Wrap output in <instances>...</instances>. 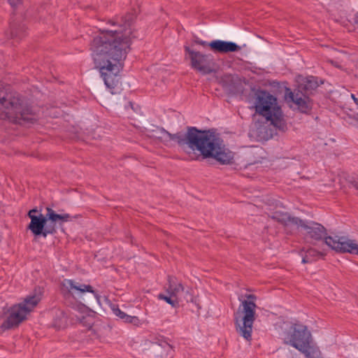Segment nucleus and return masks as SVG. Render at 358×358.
I'll use <instances>...</instances> for the list:
<instances>
[{
	"mask_svg": "<svg viewBox=\"0 0 358 358\" xmlns=\"http://www.w3.org/2000/svg\"><path fill=\"white\" fill-rule=\"evenodd\" d=\"M133 13L109 22L113 29H100L90 45L94 66L99 70L105 85L111 94H116L121 90L120 71L122 66L120 62L124 59L131 43V25L135 20Z\"/></svg>",
	"mask_w": 358,
	"mask_h": 358,
	"instance_id": "nucleus-1",
	"label": "nucleus"
},
{
	"mask_svg": "<svg viewBox=\"0 0 358 358\" xmlns=\"http://www.w3.org/2000/svg\"><path fill=\"white\" fill-rule=\"evenodd\" d=\"M187 138L189 146L199 151L203 158H213L221 164L234 163V153L213 133L192 127L189 129Z\"/></svg>",
	"mask_w": 358,
	"mask_h": 358,
	"instance_id": "nucleus-2",
	"label": "nucleus"
},
{
	"mask_svg": "<svg viewBox=\"0 0 358 358\" xmlns=\"http://www.w3.org/2000/svg\"><path fill=\"white\" fill-rule=\"evenodd\" d=\"M0 119L25 124L36 121L32 108L18 94L8 92V89L0 83Z\"/></svg>",
	"mask_w": 358,
	"mask_h": 358,
	"instance_id": "nucleus-3",
	"label": "nucleus"
},
{
	"mask_svg": "<svg viewBox=\"0 0 358 358\" xmlns=\"http://www.w3.org/2000/svg\"><path fill=\"white\" fill-rule=\"evenodd\" d=\"M256 113L265 118L275 127L284 129L285 124L277 98L265 90L256 92L254 100Z\"/></svg>",
	"mask_w": 358,
	"mask_h": 358,
	"instance_id": "nucleus-4",
	"label": "nucleus"
},
{
	"mask_svg": "<svg viewBox=\"0 0 358 358\" xmlns=\"http://www.w3.org/2000/svg\"><path fill=\"white\" fill-rule=\"evenodd\" d=\"M245 300H241V304L234 314V320L236 324V330L240 336L246 341L252 338L253 323L255 320L256 296L254 294L245 296Z\"/></svg>",
	"mask_w": 358,
	"mask_h": 358,
	"instance_id": "nucleus-5",
	"label": "nucleus"
},
{
	"mask_svg": "<svg viewBox=\"0 0 358 358\" xmlns=\"http://www.w3.org/2000/svg\"><path fill=\"white\" fill-rule=\"evenodd\" d=\"M41 298L36 295L27 296L22 303L13 306L6 320L1 325V329H10L19 325L27 317L33 308L40 301Z\"/></svg>",
	"mask_w": 358,
	"mask_h": 358,
	"instance_id": "nucleus-6",
	"label": "nucleus"
},
{
	"mask_svg": "<svg viewBox=\"0 0 358 358\" xmlns=\"http://www.w3.org/2000/svg\"><path fill=\"white\" fill-rule=\"evenodd\" d=\"M62 286L66 305L81 313L87 308L86 306L76 301L71 302L69 300L75 299V295L80 297L86 292L92 293L96 298H99L97 292L90 285L82 284L71 279H64L62 282Z\"/></svg>",
	"mask_w": 358,
	"mask_h": 358,
	"instance_id": "nucleus-7",
	"label": "nucleus"
},
{
	"mask_svg": "<svg viewBox=\"0 0 358 358\" xmlns=\"http://www.w3.org/2000/svg\"><path fill=\"white\" fill-rule=\"evenodd\" d=\"M282 336L285 343L298 350L313 339L310 331L302 324H292L288 329L283 331Z\"/></svg>",
	"mask_w": 358,
	"mask_h": 358,
	"instance_id": "nucleus-8",
	"label": "nucleus"
},
{
	"mask_svg": "<svg viewBox=\"0 0 358 358\" xmlns=\"http://www.w3.org/2000/svg\"><path fill=\"white\" fill-rule=\"evenodd\" d=\"M324 243L336 251L358 255V244L347 238L328 236L325 238Z\"/></svg>",
	"mask_w": 358,
	"mask_h": 358,
	"instance_id": "nucleus-9",
	"label": "nucleus"
},
{
	"mask_svg": "<svg viewBox=\"0 0 358 358\" xmlns=\"http://www.w3.org/2000/svg\"><path fill=\"white\" fill-rule=\"evenodd\" d=\"M188 57L191 60V64L193 69L204 74L210 72V69L207 64V55L198 51L190 50L188 47H185Z\"/></svg>",
	"mask_w": 358,
	"mask_h": 358,
	"instance_id": "nucleus-10",
	"label": "nucleus"
},
{
	"mask_svg": "<svg viewBox=\"0 0 358 358\" xmlns=\"http://www.w3.org/2000/svg\"><path fill=\"white\" fill-rule=\"evenodd\" d=\"M47 220L44 215L39 213L37 217L31 218L27 229H29L35 236H41L45 238L48 234H51L47 228Z\"/></svg>",
	"mask_w": 358,
	"mask_h": 358,
	"instance_id": "nucleus-11",
	"label": "nucleus"
},
{
	"mask_svg": "<svg viewBox=\"0 0 358 358\" xmlns=\"http://www.w3.org/2000/svg\"><path fill=\"white\" fill-rule=\"evenodd\" d=\"M46 211L47 213L44 216L48 223L47 228L49 229L47 232L50 231L51 234H55L57 232L56 223L57 221L68 222L71 217L68 213L57 214L50 207L46 208Z\"/></svg>",
	"mask_w": 358,
	"mask_h": 358,
	"instance_id": "nucleus-12",
	"label": "nucleus"
},
{
	"mask_svg": "<svg viewBox=\"0 0 358 358\" xmlns=\"http://www.w3.org/2000/svg\"><path fill=\"white\" fill-rule=\"evenodd\" d=\"M298 226L301 227L306 231V233L315 240H320L326 234L324 227L316 222H305L301 220Z\"/></svg>",
	"mask_w": 358,
	"mask_h": 358,
	"instance_id": "nucleus-13",
	"label": "nucleus"
},
{
	"mask_svg": "<svg viewBox=\"0 0 358 358\" xmlns=\"http://www.w3.org/2000/svg\"><path fill=\"white\" fill-rule=\"evenodd\" d=\"M208 47L215 52L219 53H228L239 51L241 47L236 43L222 40H214L209 43Z\"/></svg>",
	"mask_w": 358,
	"mask_h": 358,
	"instance_id": "nucleus-14",
	"label": "nucleus"
},
{
	"mask_svg": "<svg viewBox=\"0 0 358 358\" xmlns=\"http://www.w3.org/2000/svg\"><path fill=\"white\" fill-rule=\"evenodd\" d=\"M159 342L152 343L150 351L155 358H169L171 352V345L167 341L158 339Z\"/></svg>",
	"mask_w": 358,
	"mask_h": 358,
	"instance_id": "nucleus-15",
	"label": "nucleus"
},
{
	"mask_svg": "<svg viewBox=\"0 0 358 358\" xmlns=\"http://www.w3.org/2000/svg\"><path fill=\"white\" fill-rule=\"evenodd\" d=\"M285 97L288 102H292L294 103L297 108L302 113L308 111L309 106L306 99L303 97L302 94L299 92H293L290 89L286 88Z\"/></svg>",
	"mask_w": 358,
	"mask_h": 358,
	"instance_id": "nucleus-16",
	"label": "nucleus"
},
{
	"mask_svg": "<svg viewBox=\"0 0 358 358\" xmlns=\"http://www.w3.org/2000/svg\"><path fill=\"white\" fill-rule=\"evenodd\" d=\"M299 351L303 353L306 358H323L319 347L314 343L313 339L300 348Z\"/></svg>",
	"mask_w": 358,
	"mask_h": 358,
	"instance_id": "nucleus-17",
	"label": "nucleus"
},
{
	"mask_svg": "<svg viewBox=\"0 0 358 358\" xmlns=\"http://www.w3.org/2000/svg\"><path fill=\"white\" fill-rule=\"evenodd\" d=\"M112 310L114 315L122 320L124 322L132 324L134 326L138 327L141 324L139 318L136 316H131L127 315L126 313L121 310L118 306L114 305L112 307Z\"/></svg>",
	"mask_w": 358,
	"mask_h": 358,
	"instance_id": "nucleus-18",
	"label": "nucleus"
},
{
	"mask_svg": "<svg viewBox=\"0 0 358 358\" xmlns=\"http://www.w3.org/2000/svg\"><path fill=\"white\" fill-rule=\"evenodd\" d=\"M271 217L285 225H287L289 223H293L296 225L299 223V219L290 217L287 213H282L281 211H275L271 215Z\"/></svg>",
	"mask_w": 358,
	"mask_h": 358,
	"instance_id": "nucleus-19",
	"label": "nucleus"
},
{
	"mask_svg": "<svg viewBox=\"0 0 358 358\" xmlns=\"http://www.w3.org/2000/svg\"><path fill=\"white\" fill-rule=\"evenodd\" d=\"M68 324L66 313L61 310H57L52 322V325L57 329H64Z\"/></svg>",
	"mask_w": 358,
	"mask_h": 358,
	"instance_id": "nucleus-20",
	"label": "nucleus"
},
{
	"mask_svg": "<svg viewBox=\"0 0 358 358\" xmlns=\"http://www.w3.org/2000/svg\"><path fill=\"white\" fill-rule=\"evenodd\" d=\"M10 32L12 38L21 39L26 35V27L23 24L10 22Z\"/></svg>",
	"mask_w": 358,
	"mask_h": 358,
	"instance_id": "nucleus-21",
	"label": "nucleus"
},
{
	"mask_svg": "<svg viewBox=\"0 0 358 358\" xmlns=\"http://www.w3.org/2000/svg\"><path fill=\"white\" fill-rule=\"evenodd\" d=\"M322 255V252L317 251L315 249L310 248L306 250L305 255L303 256L302 263L306 264L314 262Z\"/></svg>",
	"mask_w": 358,
	"mask_h": 358,
	"instance_id": "nucleus-22",
	"label": "nucleus"
},
{
	"mask_svg": "<svg viewBox=\"0 0 358 358\" xmlns=\"http://www.w3.org/2000/svg\"><path fill=\"white\" fill-rule=\"evenodd\" d=\"M183 293V298L185 300L189 303L191 302L194 306H196L197 309L200 308V306L198 303V300L196 297L195 296V292L193 289H187L186 291H184L182 289Z\"/></svg>",
	"mask_w": 358,
	"mask_h": 358,
	"instance_id": "nucleus-23",
	"label": "nucleus"
},
{
	"mask_svg": "<svg viewBox=\"0 0 358 358\" xmlns=\"http://www.w3.org/2000/svg\"><path fill=\"white\" fill-rule=\"evenodd\" d=\"M158 299L165 301L168 303L171 304L173 307H175L178 303L176 296L175 294H173V293L169 295L160 293L158 295Z\"/></svg>",
	"mask_w": 358,
	"mask_h": 358,
	"instance_id": "nucleus-24",
	"label": "nucleus"
},
{
	"mask_svg": "<svg viewBox=\"0 0 358 358\" xmlns=\"http://www.w3.org/2000/svg\"><path fill=\"white\" fill-rule=\"evenodd\" d=\"M36 213H38V210L36 208H33L28 212V217L30 218V220H31V218L34 217H37L36 215Z\"/></svg>",
	"mask_w": 358,
	"mask_h": 358,
	"instance_id": "nucleus-25",
	"label": "nucleus"
},
{
	"mask_svg": "<svg viewBox=\"0 0 358 358\" xmlns=\"http://www.w3.org/2000/svg\"><path fill=\"white\" fill-rule=\"evenodd\" d=\"M21 1L22 0H8V2L12 7L16 6L17 5L20 3Z\"/></svg>",
	"mask_w": 358,
	"mask_h": 358,
	"instance_id": "nucleus-26",
	"label": "nucleus"
},
{
	"mask_svg": "<svg viewBox=\"0 0 358 358\" xmlns=\"http://www.w3.org/2000/svg\"><path fill=\"white\" fill-rule=\"evenodd\" d=\"M351 183L352 187L357 190V194H358V179L354 180Z\"/></svg>",
	"mask_w": 358,
	"mask_h": 358,
	"instance_id": "nucleus-27",
	"label": "nucleus"
},
{
	"mask_svg": "<svg viewBox=\"0 0 358 358\" xmlns=\"http://www.w3.org/2000/svg\"><path fill=\"white\" fill-rule=\"evenodd\" d=\"M196 43L202 46H208L209 43L203 40H198Z\"/></svg>",
	"mask_w": 358,
	"mask_h": 358,
	"instance_id": "nucleus-28",
	"label": "nucleus"
},
{
	"mask_svg": "<svg viewBox=\"0 0 358 358\" xmlns=\"http://www.w3.org/2000/svg\"><path fill=\"white\" fill-rule=\"evenodd\" d=\"M351 97H352V99L354 100V101H355V103H356V105L357 106V108H358V98H357V97L355 96V94H351Z\"/></svg>",
	"mask_w": 358,
	"mask_h": 358,
	"instance_id": "nucleus-29",
	"label": "nucleus"
},
{
	"mask_svg": "<svg viewBox=\"0 0 358 358\" xmlns=\"http://www.w3.org/2000/svg\"><path fill=\"white\" fill-rule=\"evenodd\" d=\"M312 79H313V77L311 78H306V80H307V83H308V85H310V87H312Z\"/></svg>",
	"mask_w": 358,
	"mask_h": 358,
	"instance_id": "nucleus-30",
	"label": "nucleus"
},
{
	"mask_svg": "<svg viewBox=\"0 0 358 358\" xmlns=\"http://www.w3.org/2000/svg\"><path fill=\"white\" fill-rule=\"evenodd\" d=\"M78 217H79V215H75L73 217H74V218H78Z\"/></svg>",
	"mask_w": 358,
	"mask_h": 358,
	"instance_id": "nucleus-31",
	"label": "nucleus"
},
{
	"mask_svg": "<svg viewBox=\"0 0 358 358\" xmlns=\"http://www.w3.org/2000/svg\"><path fill=\"white\" fill-rule=\"evenodd\" d=\"M357 22L358 23V20H357Z\"/></svg>",
	"mask_w": 358,
	"mask_h": 358,
	"instance_id": "nucleus-32",
	"label": "nucleus"
}]
</instances>
